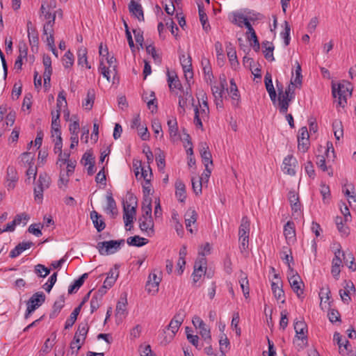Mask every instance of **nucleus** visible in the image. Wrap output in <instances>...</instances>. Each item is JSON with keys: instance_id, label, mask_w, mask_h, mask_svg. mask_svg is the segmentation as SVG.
<instances>
[{"instance_id": "obj_33", "label": "nucleus", "mask_w": 356, "mask_h": 356, "mask_svg": "<svg viewBox=\"0 0 356 356\" xmlns=\"http://www.w3.org/2000/svg\"><path fill=\"white\" fill-rule=\"evenodd\" d=\"M277 102L280 113L286 114L289 104L292 101H289L288 98L282 95L278 97Z\"/></svg>"}, {"instance_id": "obj_26", "label": "nucleus", "mask_w": 356, "mask_h": 356, "mask_svg": "<svg viewBox=\"0 0 356 356\" xmlns=\"http://www.w3.org/2000/svg\"><path fill=\"white\" fill-rule=\"evenodd\" d=\"M127 300L126 296L124 298L121 297L120 300L118 302L116 305V316L117 318H124L127 315Z\"/></svg>"}, {"instance_id": "obj_47", "label": "nucleus", "mask_w": 356, "mask_h": 356, "mask_svg": "<svg viewBox=\"0 0 356 356\" xmlns=\"http://www.w3.org/2000/svg\"><path fill=\"white\" fill-rule=\"evenodd\" d=\"M156 161L159 170H163L165 166V154L160 149L156 153Z\"/></svg>"}, {"instance_id": "obj_46", "label": "nucleus", "mask_w": 356, "mask_h": 356, "mask_svg": "<svg viewBox=\"0 0 356 356\" xmlns=\"http://www.w3.org/2000/svg\"><path fill=\"white\" fill-rule=\"evenodd\" d=\"M57 273H54L48 279L47 282L43 284L42 288L47 292L49 293L56 282L57 280Z\"/></svg>"}, {"instance_id": "obj_21", "label": "nucleus", "mask_w": 356, "mask_h": 356, "mask_svg": "<svg viewBox=\"0 0 356 356\" xmlns=\"http://www.w3.org/2000/svg\"><path fill=\"white\" fill-rule=\"evenodd\" d=\"M33 245V243L31 242V241L19 243L18 245H17L15 246V248L14 249H13L10 252L9 256L11 258H16L19 254H21L23 251L30 248Z\"/></svg>"}, {"instance_id": "obj_10", "label": "nucleus", "mask_w": 356, "mask_h": 356, "mask_svg": "<svg viewBox=\"0 0 356 356\" xmlns=\"http://www.w3.org/2000/svg\"><path fill=\"white\" fill-rule=\"evenodd\" d=\"M136 211V207L123 203V218L125 227H128L129 225L133 223Z\"/></svg>"}, {"instance_id": "obj_34", "label": "nucleus", "mask_w": 356, "mask_h": 356, "mask_svg": "<svg viewBox=\"0 0 356 356\" xmlns=\"http://www.w3.org/2000/svg\"><path fill=\"white\" fill-rule=\"evenodd\" d=\"M78 64L81 66L86 65L88 69L91 67L88 62L87 50L86 48H81L78 50Z\"/></svg>"}, {"instance_id": "obj_43", "label": "nucleus", "mask_w": 356, "mask_h": 356, "mask_svg": "<svg viewBox=\"0 0 356 356\" xmlns=\"http://www.w3.org/2000/svg\"><path fill=\"white\" fill-rule=\"evenodd\" d=\"M79 314V308H75L71 313L70 318L67 319L65 324V329H69L72 327L76 321L77 316Z\"/></svg>"}, {"instance_id": "obj_16", "label": "nucleus", "mask_w": 356, "mask_h": 356, "mask_svg": "<svg viewBox=\"0 0 356 356\" xmlns=\"http://www.w3.org/2000/svg\"><path fill=\"white\" fill-rule=\"evenodd\" d=\"M274 277L277 279V282H273L271 283V289L274 295V297L277 300H280L282 298H284V292L282 289V281L278 277V275L277 274H275Z\"/></svg>"}, {"instance_id": "obj_8", "label": "nucleus", "mask_w": 356, "mask_h": 356, "mask_svg": "<svg viewBox=\"0 0 356 356\" xmlns=\"http://www.w3.org/2000/svg\"><path fill=\"white\" fill-rule=\"evenodd\" d=\"M288 280L293 291L298 297H300L303 293L302 286L304 284L299 275L297 273H294L293 269H291V273L288 277Z\"/></svg>"}, {"instance_id": "obj_55", "label": "nucleus", "mask_w": 356, "mask_h": 356, "mask_svg": "<svg viewBox=\"0 0 356 356\" xmlns=\"http://www.w3.org/2000/svg\"><path fill=\"white\" fill-rule=\"evenodd\" d=\"M152 177V172L149 165H148L147 166V170L141 168L140 177H143L147 184H149V181H151Z\"/></svg>"}, {"instance_id": "obj_59", "label": "nucleus", "mask_w": 356, "mask_h": 356, "mask_svg": "<svg viewBox=\"0 0 356 356\" xmlns=\"http://www.w3.org/2000/svg\"><path fill=\"white\" fill-rule=\"evenodd\" d=\"M42 226L40 224H32L29 226L28 231L36 236H40L42 235L40 227Z\"/></svg>"}, {"instance_id": "obj_23", "label": "nucleus", "mask_w": 356, "mask_h": 356, "mask_svg": "<svg viewBox=\"0 0 356 356\" xmlns=\"http://www.w3.org/2000/svg\"><path fill=\"white\" fill-rule=\"evenodd\" d=\"M229 20L233 24L243 27L248 19L241 13L233 12L229 15Z\"/></svg>"}, {"instance_id": "obj_63", "label": "nucleus", "mask_w": 356, "mask_h": 356, "mask_svg": "<svg viewBox=\"0 0 356 356\" xmlns=\"http://www.w3.org/2000/svg\"><path fill=\"white\" fill-rule=\"evenodd\" d=\"M33 161V156L30 152H24L21 154V162L24 164L31 165Z\"/></svg>"}, {"instance_id": "obj_41", "label": "nucleus", "mask_w": 356, "mask_h": 356, "mask_svg": "<svg viewBox=\"0 0 356 356\" xmlns=\"http://www.w3.org/2000/svg\"><path fill=\"white\" fill-rule=\"evenodd\" d=\"M168 86L171 90H173L174 89H180L181 88V82L178 79L177 75L175 76H170L168 72Z\"/></svg>"}, {"instance_id": "obj_6", "label": "nucleus", "mask_w": 356, "mask_h": 356, "mask_svg": "<svg viewBox=\"0 0 356 356\" xmlns=\"http://www.w3.org/2000/svg\"><path fill=\"white\" fill-rule=\"evenodd\" d=\"M161 281V277L157 275L156 270L152 272L146 283L145 289L149 294L155 295L159 291V284Z\"/></svg>"}, {"instance_id": "obj_29", "label": "nucleus", "mask_w": 356, "mask_h": 356, "mask_svg": "<svg viewBox=\"0 0 356 356\" xmlns=\"http://www.w3.org/2000/svg\"><path fill=\"white\" fill-rule=\"evenodd\" d=\"M262 46L265 48L264 51V57L268 61H273L275 60L273 56L274 46L272 42L265 41L262 42Z\"/></svg>"}, {"instance_id": "obj_39", "label": "nucleus", "mask_w": 356, "mask_h": 356, "mask_svg": "<svg viewBox=\"0 0 356 356\" xmlns=\"http://www.w3.org/2000/svg\"><path fill=\"white\" fill-rule=\"evenodd\" d=\"M169 134L171 138H176L178 134V126L176 118L168 120Z\"/></svg>"}, {"instance_id": "obj_18", "label": "nucleus", "mask_w": 356, "mask_h": 356, "mask_svg": "<svg viewBox=\"0 0 356 356\" xmlns=\"http://www.w3.org/2000/svg\"><path fill=\"white\" fill-rule=\"evenodd\" d=\"M284 234L288 243H293L296 241V232L294 223L288 221L284 227Z\"/></svg>"}, {"instance_id": "obj_3", "label": "nucleus", "mask_w": 356, "mask_h": 356, "mask_svg": "<svg viewBox=\"0 0 356 356\" xmlns=\"http://www.w3.org/2000/svg\"><path fill=\"white\" fill-rule=\"evenodd\" d=\"M186 316L185 312L184 310H179L173 317V318L170 322L168 330H170L172 334L168 337H165L163 341L161 343H163L165 345L168 343L175 337V334L179 330V327L182 324L184 318Z\"/></svg>"}, {"instance_id": "obj_38", "label": "nucleus", "mask_w": 356, "mask_h": 356, "mask_svg": "<svg viewBox=\"0 0 356 356\" xmlns=\"http://www.w3.org/2000/svg\"><path fill=\"white\" fill-rule=\"evenodd\" d=\"M230 94L233 99V104L237 106L239 100V94L234 79H231L230 81Z\"/></svg>"}, {"instance_id": "obj_54", "label": "nucleus", "mask_w": 356, "mask_h": 356, "mask_svg": "<svg viewBox=\"0 0 356 356\" xmlns=\"http://www.w3.org/2000/svg\"><path fill=\"white\" fill-rule=\"evenodd\" d=\"M150 97H152V99L147 102V107L149 109L152 110V113H154L157 111V100L154 92H151Z\"/></svg>"}, {"instance_id": "obj_28", "label": "nucleus", "mask_w": 356, "mask_h": 356, "mask_svg": "<svg viewBox=\"0 0 356 356\" xmlns=\"http://www.w3.org/2000/svg\"><path fill=\"white\" fill-rule=\"evenodd\" d=\"M316 165L323 172H327L329 176H333V171L330 166L326 165V161L324 155H318L316 157Z\"/></svg>"}, {"instance_id": "obj_17", "label": "nucleus", "mask_w": 356, "mask_h": 356, "mask_svg": "<svg viewBox=\"0 0 356 356\" xmlns=\"http://www.w3.org/2000/svg\"><path fill=\"white\" fill-rule=\"evenodd\" d=\"M200 153L204 166L213 165L212 156L206 143H201Z\"/></svg>"}, {"instance_id": "obj_64", "label": "nucleus", "mask_w": 356, "mask_h": 356, "mask_svg": "<svg viewBox=\"0 0 356 356\" xmlns=\"http://www.w3.org/2000/svg\"><path fill=\"white\" fill-rule=\"evenodd\" d=\"M146 51L147 54H151L155 61H161V57L156 53V49L154 45L149 44L147 46Z\"/></svg>"}, {"instance_id": "obj_42", "label": "nucleus", "mask_w": 356, "mask_h": 356, "mask_svg": "<svg viewBox=\"0 0 356 356\" xmlns=\"http://www.w3.org/2000/svg\"><path fill=\"white\" fill-rule=\"evenodd\" d=\"M348 289H355L353 282H350L349 283H347L346 289L345 290L341 289L339 291V294H340V296H341L342 300L344 302H347V303L350 300V297L349 296L350 291L348 290Z\"/></svg>"}, {"instance_id": "obj_11", "label": "nucleus", "mask_w": 356, "mask_h": 356, "mask_svg": "<svg viewBox=\"0 0 356 356\" xmlns=\"http://www.w3.org/2000/svg\"><path fill=\"white\" fill-rule=\"evenodd\" d=\"M193 323L195 326H198L199 329L200 330V335L205 340H208L209 342L211 339V334H210V330L208 328L207 325L204 323V321L199 317H195L193 320Z\"/></svg>"}, {"instance_id": "obj_13", "label": "nucleus", "mask_w": 356, "mask_h": 356, "mask_svg": "<svg viewBox=\"0 0 356 356\" xmlns=\"http://www.w3.org/2000/svg\"><path fill=\"white\" fill-rule=\"evenodd\" d=\"M46 296L43 292H36L29 298L26 305L36 309L44 302Z\"/></svg>"}, {"instance_id": "obj_62", "label": "nucleus", "mask_w": 356, "mask_h": 356, "mask_svg": "<svg viewBox=\"0 0 356 356\" xmlns=\"http://www.w3.org/2000/svg\"><path fill=\"white\" fill-rule=\"evenodd\" d=\"M88 330H89V325H88V322H86V321L81 323L79 325L78 328L76 330V331L79 333H81V334H83V336L85 337L86 339Z\"/></svg>"}, {"instance_id": "obj_58", "label": "nucleus", "mask_w": 356, "mask_h": 356, "mask_svg": "<svg viewBox=\"0 0 356 356\" xmlns=\"http://www.w3.org/2000/svg\"><path fill=\"white\" fill-rule=\"evenodd\" d=\"M7 177L8 179L11 181H17L18 177L17 175V171L13 166H8L7 168Z\"/></svg>"}, {"instance_id": "obj_25", "label": "nucleus", "mask_w": 356, "mask_h": 356, "mask_svg": "<svg viewBox=\"0 0 356 356\" xmlns=\"http://www.w3.org/2000/svg\"><path fill=\"white\" fill-rule=\"evenodd\" d=\"M250 234V220L247 216L241 219V222L238 229V238H249Z\"/></svg>"}, {"instance_id": "obj_15", "label": "nucleus", "mask_w": 356, "mask_h": 356, "mask_svg": "<svg viewBox=\"0 0 356 356\" xmlns=\"http://www.w3.org/2000/svg\"><path fill=\"white\" fill-rule=\"evenodd\" d=\"M294 330L296 331V337L299 339H301L302 341H307V325L303 320L295 322Z\"/></svg>"}, {"instance_id": "obj_31", "label": "nucleus", "mask_w": 356, "mask_h": 356, "mask_svg": "<svg viewBox=\"0 0 356 356\" xmlns=\"http://www.w3.org/2000/svg\"><path fill=\"white\" fill-rule=\"evenodd\" d=\"M129 245L141 247L146 245L149 241L147 238L140 237L139 236H131L127 241Z\"/></svg>"}, {"instance_id": "obj_51", "label": "nucleus", "mask_w": 356, "mask_h": 356, "mask_svg": "<svg viewBox=\"0 0 356 356\" xmlns=\"http://www.w3.org/2000/svg\"><path fill=\"white\" fill-rule=\"evenodd\" d=\"M192 182V188L194 191V193L196 195H199L202 193V182L201 179H199V177H192L191 179Z\"/></svg>"}, {"instance_id": "obj_35", "label": "nucleus", "mask_w": 356, "mask_h": 356, "mask_svg": "<svg viewBox=\"0 0 356 356\" xmlns=\"http://www.w3.org/2000/svg\"><path fill=\"white\" fill-rule=\"evenodd\" d=\"M95 101V92L93 90H89L87 92L86 99L83 102V106L86 110L90 111L93 106Z\"/></svg>"}, {"instance_id": "obj_57", "label": "nucleus", "mask_w": 356, "mask_h": 356, "mask_svg": "<svg viewBox=\"0 0 356 356\" xmlns=\"http://www.w3.org/2000/svg\"><path fill=\"white\" fill-rule=\"evenodd\" d=\"M133 33L135 37L136 42L141 47H143V44L144 41L143 38V31L140 29H134Z\"/></svg>"}, {"instance_id": "obj_5", "label": "nucleus", "mask_w": 356, "mask_h": 356, "mask_svg": "<svg viewBox=\"0 0 356 356\" xmlns=\"http://www.w3.org/2000/svg\"><path fill=\"white\" fill-rule=\"evenodd\" d=\"M227 86L226 79H221L219 86L211 87L212 94L214 97L215 104L217 108H223L222 96L224 94L225 87Z\"/></svg>"}, {"instance_id": "obj_44", "label": "nucleus", "mask_w": 356, "mask_h": 356, "mask_svg": "<svg viewBox=\"0 0 356 356\" xmlns=\"http://www.w3.org/2000/svg\"><path fill=\"white\" fill-rule=\"evenodd\" d=\"M56 13H53V16L50 19H46L47 22L44 24L43 26V34L48 35V32L54 31V25L56 19Z\"/></svg>"}, {"instance_id": "obj_22", "label": "nucleus", "mask_w": 356, "mask_h": 356, "mask_svg": "<svg viewBox=\"0 0 356 356\" xmlns=\"http://www.w3.org/2000/svg\"><path fill=\"white\" fill-rule=\"evenodd\" d=\"M90 218L97 232H100L105 229L106 224L102 219V216L96 211H92L90 212Z\"/></svg>"}, {"instance_id": "obj_60", "label": "nucleus", "mask_w": 356, "mask_h": 356, "mask_svg": "<svg viewBox=\"0 0 356 356\" xmlns=\"http://www.w3.org/2000/svg\"><path fill=\"white\" fill-rule=\"evenodd\" d=\"M62 148H63V139L60 138L58 139H56L54 140V153L58 154V156H63Z\"/></svg>"}, {"instance_id": "obj_56", "label": "nucleus", "mask_w": 356, "mask_h": 356, "mask_svg": "<svg viewBox=\"0 0 356 356\" xmlns=\"http://www.w3.org/2000/svg\"><path fill=\"white\" fill-rule=\"evenodd\" d=\"M60 111L56 110V111H51L52 120H51V129H54L56 127L60 126Z\"/></svg>"}, {"instance_id": "obj_4", "label": "nucleus", "mask_w": 356, "mask_h": 356, "mask_svg": "<svg viewBox=\"0 0 356 356\" xmlns=\"http://www.w3.org/2000/svg\"><path fill=\"white\" fill-rule=\"evenodd\" d=\"M50 184V177L46 173L39 175L37 185L34 188L35 200L41 203L43 199L44 190L48 188Z\"/></svg>"}, {"instance_id": "obj_27", "label": "nucleus", "mask_w": 356, "mask_h": 356, "mask_svg": "<svg viewBox=\"0 0 356 356\" xmlns=\"http://www.w3.org/2000/svg\"><path fill=\"white\" fill-rule=\"evenodd\" d=\"M65 298L63 296L59 297V298L55 301L53 305V309L49 314L50 318H56L60 313L62 308L64 307Z\"/></svg>"}, {"instance_id": "obj_45", "label": "nucleus", "mask_w": 356, "mask_h": 356, "mask_svg": "<svg viewBox=\"0 0 356 356\" xmlns=\"http://www.w3.org/2000/svg\"><path fill=\"white\" fill-rule=\"evenodd\" d=\"M344 218L341 216H337L335 218V223L337 229L343 235L348 234V228L343 225Z\"/></svg>"}, {"instance_id": "obj_24", "label": "nucleus", "mask_w": 356, "mask_h": 356, "mask_svg": "<svg viewBox=\"0 0 356 356\" xmlns=\"http://www.w3.org/2000/svg\"><path fill=\"white\" fill-rule=\"evenodd\" d=\"M175 195L178 200L184 202L186 198V186L184 182L180 179H177L175 182Z\"/></svg>"}, {"instance_id": "obj_40", "label": "nucleus", "mask_w": 356, "mask_h": 356, "mask_svg": "<svg viewBox=\"0 0 356 356\" xmlns=\"http://www.w3.org/2000/svg\"><path fill=\"white\" fill-rule=\"evenodd\" d=\"M201 100L202 102V108H201L200 114L202 118L204 119L205 118H208L209 113V108L207 102V96L206 93L203 92L201 95Z\"/></svg>"}, {"instance_id": "obj_30", "label": "nucleus", "mask_w": 356, "mask_h": 356, "mask_svg": "<svg viewBox=\"0 0 356 356\" xmlns=\"http://www.w3.org/2000/svg\"><path fill=\"white\" fill-rule=\"evenodd\" d=\"M107 207L106 211L111 213L113 217L118 214L117 206L115 200L113 197L112 193H110L106 196Z\"/></svg>"}, {"instance_id": "obj_49", "label": "nucleus", "mask_w": 356, "mask_h": 356, "mask_svg": "<svg viewBox=\"0 0 356 356\" xmlns=\"http://www.w3.org/2000/svg\"><path fill=\"white\" fill-rule=\"evenodd\" d=\"M34 271L39 277H45L49 274L50 269L39 264L35 266Z\"/></svg>"}, {"instance_id": "obj_7", "label": "nucleus", "mask_w": 356, "mask_h": 356, "mask_svg": "<svg viewBox=\"0 0 356 356\" xmlns=\"http://www.w3.org/2000/svg\"><path fill=\"white\" fill-rule=\"evenodd\" d=\"M179 54L180 63L184 72L186 79H192L193 72L192 68V59L191 56L188 54L186 56L183 51H179Z\"/></svg>"}, {"instance_id": "obj_37", "label": "nucleus", "mask_w": 356, "mask_h": 356, "mask_svg": "<svg viewBox=\"0 0 356 356\" xmlns=\"http://www.w3.org/2000/svg\"><path fill=\"white\" fill-rule=\"evenodd\" d=\"M226 49L227 57L231 63L232 64L233 62H236L238 63L236 51L232 42H229L226 43Z\"/></svg>"}, {"instance_id": "obj_2", "label": "nucleus", "mask_w": 356, "mask_h": 356, "mask_svg": "<svg viewBox=\"0 0 356 356\" xmlns=\"http://www.w3.org/2000/svg\"><path fill=\"white\" fill-rule=\"evenodd\" d=\"M124 243V240L108 241L99 242L97 244V249L101 255H108L116 252L120 248V245Z\"/></svg>"}, {"instance_id": "obj_12", "label": "nucleus", "mask_w": 356, "mask_h": 356, "mask_svg": "<svg viewBox=\"0 0 356 356\" xmlns=\"http://www.w3.org/2000/svg\"><path fill=\"white\" fill-rule=\"evenodd\" d=\"M206 264L205 258H201L199 261H195L194 270L192 274L193 281L194 283H197L201 278L202 275L205 273V270H203V267Z\"/></svg>"}, {"instance_id": "obj_9", "label": "nucleus", "mask_w": 356, "mask_h": 356, "mask_svg": "<svg viewBox=\"0 0 356 356\" xmlns=\"http://www.w3.org/2000/svg\"><path fill=\"white\" fill-rule=\"evenodd\" d=\"M297 160L293 155H288L283 161L282 170L284 173L293 176L296 175L295 168L296 166Z\"/></svg>"}, {"instance_id": "obj_14", "label": "nucleus", "mask_w": 356, "mask_h": 356, "mask_svg": "<svg viewBox=\"0 0 356 356\" xmlns=\"http://www.w3.org/2000/svg\"><path fill=\"white\" fill-rule=\"evenodd\" d=\"M129 10L139 21L143 22L145 20L142 6L134 0H131L129 4Z\"/></svg>"}, {"instance_id": "obj_52", "label": "nucleus", "mask_w": 356, "mask_h": 356, "mask_svg": "<svg viewBox=\"0 0 356 356\" xmlns=\"http://www.w3.org/2000/svg\"><path fill=\"white\" fill-rule=\"evenodd\" d=\"M74 63V55L70 51H67L63 57V65L65 68H69Z\"/></svg>"}, {"instance_id": "obj_50", "label": "nucleus", "mask_w": 356, "mask_h": 356, "mask_svg": "<svg viewBox=\"0 0 356 356\" xmlns=\"http://www.w3.org/2000/svg\"><path fill=\"white\" fill-rule=\"evenodd\" d=\"M295 87L293 86V82L291 81L290 84L283 92L282 96L288 98L289 101H293L295 99Z\"/></svg>"}, {"instance_id": "obj_32", "label": "nucleus", "mask_w": 356, "mask_h": 356, "mask_svg": "<svg viewBox=\"0 0 356 356\" xmlns=\"http://www.w3.org/2000/svg\"><path fill=\"white\" fill-rule=\"evenodd\" d=\"M239 283L243 295L247 298L250 293L249 282L247 275L242 272L241 273Z\"/></svg>"}, {"instance_id": "obj_48", "label": "nucleus", "mask_w": 356, "mask_h": 356, "mask_svg": "<svg viewBox=\"0 0 356 356\" xmlns=\"http://www.w3.org/2000/svg\"><path fill=\"white\" fill-rule=\"evenodd\" d=\"M290 31H291L290 25L289 24V23L286 21H285L284 22V29L281 33V36L283 38L284 44L286 46H288L290 43V40H291Z\"/></svg>"}, {"instance_id": "obj_20", "label": "nucleus", "mask_w": 356, "mask_h": 356, "mask_svg": "<svg viewBox=\"0 0 356 356\" xmlns=\"http://www.w3.org/2000/svg\"><path fill=\"white\" fill-rule=\"evenodd\" d=\"M197 214L194 209H188L185 214L186 227L191 234L194 233V230L191 228L192 224H195L197 220Z\"/></svg>"}, {"instance_id": "obj_19", "label": "nucleus", "mask_w": 356, "mask_h": 356, "mask_svg": "<svg viewBox=\"0 0 356 356\" xmlns=\"http://www.w3.org/2000/svg\"><path fill=\"white\" fill-rule=\"evenodd\" d=\"M139 227L141 231L146 232L149 235L154 233V222L152 217L149 218H140Z\"/></svg>"}, {"instance_id": "obj_61", "label": "nucleus", "mask_w": 356, "mask_h": 356, "mask_svg": "<svg viewBox=\"0 0 356 356\" xmlns=\"http://www.w3.org/2000/svg\"><path fill=\"white\" fill-rule=\"evenodd\" d=\"M327 316L329 318V320L332 323H335L337 321H340V314L339 312L336 309H330L328 312Z\"/></svg>"}, {"instance_id": "obj_1", "label": "nucleus", "mask_w": 356, "mask_h": 356, "mask_svg": "<svg viewBox=\"0 0 356 356\" xmlns=\"http://www.w3.org/2000/svg\"><path fill=\"white\" fill-rule=\"evenodd\" d=\"M332 95L337 102V106L344 108L347 103V97H350L352 95L350 83L349 82L339 83L337 89L332 86Z\"/></svg>"}, {"instance_id": "obj_53", "label": "nucleus", "mask_w": 356, "mask_h": 356, "mask_svg": "<svg viewBox=\"0 0 356 356\" xmlns=\"http://www.w3.org/2000/svg\"><path fill=\"white\" fill-rule=\"evenodd\" d=\"M219 344H220V350L221 352V356H225V351L223 350V346H225V348H228L229 346V341L227 339L225 334L222 333L220 335V338L219 340Z\"/></svg>"}, {"instance_id": "obj_36", "label": "nucleus", "mask_w": 356, "mask_h": 356, "mask_svg": "<svg viewBox=\"0 0 356 356\" xmlns=\"http://www.w3.org/2000/svg\"><path fill=\"white\" fill-rule=\"evenodd\" d=\"M332 129L336 139L339 140L343 136L342 122L339 120H334L332 122Z\"/></svg>"}]
</instances>
